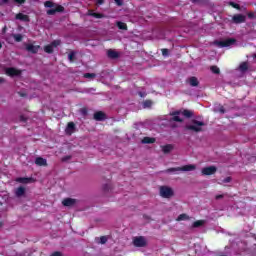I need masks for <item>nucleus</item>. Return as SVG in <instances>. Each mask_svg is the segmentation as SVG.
Segmentation results:
<instances>
[{"label":"nucleus","instance_id":"40","mask_svg":"<svg viewBox=\"0 0 256 256\" xmlns=\"http://www.w3.org/2000/svg\"><path fill=\"white\" fill-rule=\"evenodd\" d=\"M27 0H13L14 3H16L17 5H24V3H26Z\"/></svg>","mask_w":256,"mask_h":256},{"label":"nucleus","instance_id":"48","mask_svg":"<svg viewBox=\"0 0 256 256\" xmlns=\"http://www.w3.org/2000/svg\"><path fill=\"white\" fill-rule=\"evenodd\" d=\"M51 256H63V254L61 252H54Z\"/></svg>","mask_w":256,"mask_h":256},{"label":"nucleus","instance_id":"57","mask_svg":"<svg viewBox=\"0 0 256 256\" xmlns=\"http://www.w3.org/2000/svg\"><path fill=\"white\" fill-rule=\"evenodd\" d=\"M0 5H3V2H2V0H0Z\"/></svg>","mask_w":256,"mask_h":256},{"label":"nucleus","instance_id":"20","mask_svg":"<svg viewBox=\"0 0 256 256\" xmlns=\"http://www.w3.org/2000/svg\"><path fill=\"white\" fill-rule=\"evenodd\" d=\"M16 181L18 183H24V184H27V183H31L33 181V178H27V177H19L16 179Z\"/></svg>","mask_w":256,"mask_h":256},{"label":"nucleus","instance_id":"50","mask_svg":"<svg viewBox=\"0 0 256 256\" xmlns=\"http://www.w3.org/2000/svg\"><path fill=\"white\" fill-rule=\"evenodd\" d=\"M18 95H19L20 97H27V94H26V93H22V92H18Z\"/></svg>","mask_w":256,"mask_h":256},{"label":"nucleus","instance_id":"29","mask_svg":"<svg viewBox=\"0 0 256 256\" xmlns=\"http://www.w3.org/2000/svg\"><path fill=\"white\" fill-rule=\"evenodd\" d=\"M210 69H211L212 73H214L215 75H219L221 73V70L217 66H211Z\"/></svg>","mask_w":256,"mask_h":256},{"label":"nucleus","instance_id":"38","mask_svg":"<svg viewBox=\"0 0 256 256\" xmlns=\"http://www.w3.org/2000/svg\"><path fill=\"white\" fill-rule=\"evenodd\" d=\"M69 61H75V52H70L68 55Z\"/></svg>","mask_w":256,"mask_h":256},{"label":"nucleus","instance_id":"9","mask_svg":"<svg viewBox=\"0 0 256 256\" xmlns=\"http://www.w3.org/2000/svg\"><path fill=\"white\" fill-rule=\"evenodd\" d=\"M217 168L215 166H208L202 169V175H215Z\"/></svg>","mask_w":256,"mask_h":256},{"label":"nucleus","instance_id":"45","mask_svg":"<svg viewBox=\"0 0 256 256\" xmlns=\"http://www.w3.org/2000/svg\"><path fill=\"white\" fill-rule=\"evenodd\" d=\"M248 19H255V13L249 12L248 13Z\"/></svg>","mask_w":256,"mask_h":256},{"label":"nucleus","instance_id":"49","mask_svg":"<svg viewBox=\"0 0 256 256\" xmlns=\"http://www.w3.org/2000/svg\"><path fill=\"white\" fill-rule=\"evenodd\" d=\"M20 121H22L23 123H25L27 121V118H25V116H20Z\"/></svg>","mask_w":256,"mask_h":256},{"label":"nucleus","instance_id":"11","mask_svg":"<svg viewBox=\"0 0 256 256\" xmlns=\"http://www.w3.org/2000/svg\"><path fill=\"white\" fill-rule=\"evenodd\" d=\"M77 127L75 126V122H69L66 126L65 133L66 135L71 136L73 133H75V130Z\"/></svg>","mask_w":256,"mask_h":256},{"label":"nucleus","instance_id":"46","mask_svg":"<svg viewBox=\"0 0 256 256\" xmlns=\"http://www.w3.org/2000/svg\"><path fill=\"white\" fill-rule=\"evenodd\" d=\"M97 5H103L105 3V0H96Z\"/></svg>","mask_w":256,"mask_h":256},{"label":"nucleus","instance_id":"17","mask_svg":"<svg viewBox=\"0 0 256 256\" xmlns=\"http://www.w3.org/2000/svg\"><path fill=\"white\" fill-rule=\"evenodd\" d=\"M189 83H190L191 87H198L199 86V80L195 76H192V77L189 78Z\"/></svg>","mask_w":256,"mask_h":256},{"label":"nucleus","instance_id":"8","mask_svg":"<svg viewBox=\"0 0 256 256\" xmlns=\"http://www.w3.org/2000/svg\"><path fill=\"white\" fill-rule=\"evenodd\" d=\"M245 21H247V16H245L243 14H235L232 17V22H234L235 25H239L241 23H245Z\"/></svg>","mask_w":256,"mask_h":256},{"label":"nucleus","instance_id":"18","mask_svg":"<svg viewBox=\"0 0 256 256\" xmlns=\"http://www.w3.org/2000/svg\"><path fill=\"white\" fill-rule=\"evenodd\" d=\"M16 197H23L25 195V187L20 186L15 190Z\"/></svg>","mask_w":256,"mask_h":256},{"label":"nucleus","instance_id":"35","mask_svg":"<svg viewBox=\"0 0 256 256\" xmlns=\"http://www.w3.org/2000/svg\"><path fill=\"white\" fill-rule=\"evenodd\" d=\"M229 5L234 9H241V6L235 2H230Z\"/></svg>","mask_w":256,"mask_h":256},{"label":"nucleus","instance_id":"32","mask_svg":"<svg viewBox=\"0 0 256 256\" xmlns=\"http://www.w3.org/2000/svg\"><path fill=\"white\" fill-rule=\"evenodd\" d=\"M50 45L53 49H55V47H59V45H61V40H54L50 43Z\"/></svg>","mask_w":256,"mask_h":256},{"label":"nucleus","instance_id":"22","mask_svg":"<svg viewBox=\"0 0 256 256\" xmlns=\"http://www.w3.org/2000/svg\"><path fill=\"white\" fill-rule=\"evenodd\" d=\"M182 115L187 119H191L193 117V111L185 109L182 111Z\"/></svg>","mask_w":256,"mask_h":256},{"label":"nucleus","instance_id":"43","mask_svg":"<svg viewBox=\"0 0 256 256\" xmlns=\"http://www.w3.org/2000/svg\"><path fill=\"white\" fill-rule=\"evenodd\" d=\"M118 7H123V0H114Z\"/></svg>","mask_w":256,"mask_h":256},{"label":"nucleus","instance_id":"28","mask_svg":"<svg viewBox=\"0 0 256 256\" xmlns=\"http://www.w3.org/2000/svg\"><path fill=\"white\" fill-rule=\"evenodd\" d=\"M44 51H45V53H48L51 55V53H53V51H54L53 46L51 44L44 46Z\"/></svg>","mask_w":256,"mask_h":256},{"label":"nucleus","instance_id":"34","mask_svg":"<svg viewBox=\"0 0 256 256\" xmlns=\"http://www.w3.org/2000/svg\"><path fill=\"white\" fill-rule=\"evenodd\" d=\"M80 113L82 117H87L89 110H87V108H81Z\"/></svg>","mask_w":256,"mask_h":256},{"label":"nucleus","instance_id":"27","mask_svg":"<svg viewBox=\"0 0 256 256\" xmlns=\"http://www.w3.org/2000/svg\"><path fill=\"white\" fill-rule=\"evenodd\" d=\"M91 17H94L95 19H103V17H105V15H103L102 13H97V12H92L90 13Z\"/></svg>","mask_w":256,"mask_h":256},{"label":"nucleus","instance_id":"7","mask_svg":"<svg viewBox=\"0 0 256 256\" xmlns=\"http://www.w3.org/2000/svg\"><path fill=\"white\" fill-rule=\"evenodd\" d=\"M6 75H8V77H19L21 76V70L14 68V67H9L6 68L5 70Z\"/></svg>","mask_w":256,"mask_h":256},{"label":"nucleus","instance_id":"30","mask_svg":"<svg viewBox=\"0 0 256 256\" xmlns=\"http://www.w3.org/2000/svg\"><path fill=\"white\" fill-rule=\"evenodd\" d=\"M170 121H174L176 123H183V119L179 116H172V118H170Z\"/></svg>","mask_w":256,"mask_h":256},{"label":"nucleus","instance_id":"51","mask_svg":"<svg viewBox=\"0 0 256 256\" xmlns=\"http://www.w3.org/2000/svg\"><path fill=\"white\" fill-rule=\"evenodd\" d=\"M219 111H220L221 113H225V108H224L223 106H221L220 109H219Z\"/></svg>","mask_w":256,"mask_h":256},{"label":"nucleus","instance_id":"13","mask_svg":"<svg viewBox=\"0 0 256 256\" xmlns=\"http://www.w3.org/2000/svg\"><path fill=\"white\" fill-rule=\"evenodd\" d=\"M35 164L38 165V167H47V159L43 157H37L35 159Z\"/></svg>","mask_w":256,"mask_h":256},{"label":"nucleus","instance_id":"33","mask_svg":"<svg viewBox=\"0 0 256 256\" xmlns=\"http://www.w3.org/2000/svg\"><path fill=\"white\" fill-rule=\"evenodd\" d=\"M85 79H95L97 75L95 73H85L84 74Z\"/></svg>","mask_w":256,"mask_h":256},{"label":"nucleus","instance_id":"41","mask_svg":"<svg viewBox=\"0 0 256 256\" xmlns=\"http://www.w3.org/2000/svg\"><path fill=\"white\" fill-rule=\"evenodd\" d=\"M153 105V102L151 100H146L144 102V107H151Z\"/></svg>","mask_w":256,"mask_h":256},{"label":"nucleus","instance_id":"54","mask_svg":"<svg viewBox=\"0 0 256 256\" xmlns=\"http://www.w3.org/2000/svg\"><path fill=\"white\" fill-rule=\"evenodd\" d=\"M192 3H201V0H192Z\"/></svg>","mask_w":256,"mask_h":256},{"label":"nucleus","instance_id":"2","mask_svg":"<svg viewBox=\"0 0 256 256\" xmlns=\"http://www.w3.org/2000/svg\"><path fill=\"white\" fill-rule=\"evenodd\" d=\"M192 124H187L184 129L185 131H192L193 133H201L203 127H205V122L193 119Z\"/></svg>","mask_w":256,"mask_h":256},{"label":"nucleus","instance_id":"52","mask_svg":"<svg viewBox=\"0 0 256 256\" xmlns=\"http://www.w3.org/2000/svg\"><path fill=\"white\" fill-rule=\"evenodd\" d=\"M7 3H9V0H2V4H3V5H5V4H7Z\"/></svg>","mask_w":256,"mask_h":256},{"label":"nucleus","instance_id":"6","mask_svg":"<svg viewBox=\"0 0 256 256\" xmlns=\"http://www.w3.org/2000/svg\"><path fill=\"white\" fill-rule=\"evenodd\" d=\"M134 247H147V240L143 236H138L133 239Z\"/></svg>","mask_w":256,"mask_h":256},{"label":"nucleus","instance_id":"58","mask_svg":"<svg viewBox=\"0 0 256 256\" xmlns=\"http://www.w3.org/2000/svg\"><path fill=\"white\" fill-rule=\"evenodd\" d=\"M254 59H256V53L253 55Z\"/></svg>","mask_w":256,"mask_h":256},{"label":"nucleus","instance_id":"37","mask_svg":"<svg viewBox=\"0 0 256 256\" xmlns=\"http://www.w3.org/2000/svg\"><path fill=\"white\" fill-rule=\"evenodd\" d=\"M161 51H162L163 57H168V56H169V49L164 48V49H162Z\"/></svg>","mask_w":256,"mask_h":256},{"label":"nucleus","instance_id":"10","mask_svg":"<svg viewBox=\"0 0 256 256\" xmlns=\"http://www.w3.org/2000/svg\"><path fill=\"white\" fill-rule=\"evenodd\" d=\"M94 121H105L107 119V114L103 111H97L93 115Z\"/></svg>","mask_w":256,"mask_h":256},{"label":"nucleus","instance_id":"44","mask_svg":"<svg viewBox=\"0 0 256 256\" xmlns=\"http://www.w3.org/2000/svg\"><path fill=\"white\" fill-rule=\"evenodd\" d=\"M109 189H111V185L110 184H105L103 186V191H109Z\"/></svg>","mask_w":256,"mask_h":256},{"label":"nucleus","instance_id":"16","mask_svg":"<svg viewBox=\"0 0 256 256\" xmlns=\"http://www.w3.org/2000/svg\"><path fill=\"white\" fill-rule=\"evenodd\" d=\"M162 151L165 155L169 154L170 152L173 151V145L167 144V145L162 146Z\"/></svg>","mask_w":256,"mask_h":256},{"label":"nucleus","instance_id":"4","mask_svg":"<svg viewBox=\"0 0 256 256\" xmlns=\"http://www.w3.org/2000/svg\"><path fill=\"white\" fill-rule=\"evenodd\" d=\"M175 195V192L172 190L169 186H161L160 187V196L163 197V199H171Z\"/></svg>","mask_w":256,"mask_h":256},{"label":"nucleus","instance_id":"53","mask_svg":"<svg viewBox=\"0 0 256 256\" xmlns=\"http://www.w3.org/2000/svg\"><path fill=\"white\" fill-rule=\"evenodd\" d=\"M140 97H145V94L143 92H138Z\"/></svg>","mask_w":256,"mask_h":256},{"label":"nucleus","instance_id":"21","mask_svg":"<svg viewBox=\"0 0 256 256\" xmlns=\"http://www.w3.org/2000/svg\"><path fill=\"white\" fill-rule=\"evenodd\" d=\"M203 225H205V220H197L192 224V227L197 229L199 227H203Z\"/></svg>","mask_w":256,"mask_h":256},{"label":"nucleus","instance_id":"25","mask_svg":"<svg viewBox=\"0 0 256 256\" xmlns=\"http://www.w3.org/2000/svg\"><path fill=\"white\" fill-rule=\"evenodd\" d=\"M117 27L122 31H127V24L125 22H117Z\"/></svg>","mask_w":256,"mask_h":256},{"label":"nucleus","instance_id":"36","mask_svg":"<svg viewBox=\"0 0 256 256\" xmlns=\"http://www.w3.org/2000/svg\"><path fill=\"white\" fill-rule=\"evenodd\" d=\"M181 113H182L181 110H176L174 112H171L170 115H171V117H176V116L181 115Z\"/></svg>","mask_w":256,"mask_h":256},{"label":"nucleus","instance_id":"24","mask_svg":"<svg viewBox=\"0 0 256 256\" xmlns=\"http://www.w3.org/2000/svg\"><path fill=\"white\" fill-rule=\"evenodd\" d=\"M240 71L245 72L249 69V64L247 62H242L239 66Z\"/></svg>","mask_w":256,"mask_h":256},{"label":"nucleus","instance_id":"59","mask_svg":"<svg viewBox=\"0 0 256 256\" xmlns=\"http://www.w3.org/2000/svg\"><path fill=\"white\" fill-rule=\"evenodd\" d=\"M3 224L0 222V227L2 226Z\"/></svg>","mask_w":256,"mask_h":256},{"label":"nucleus","instance_id":"14","mask_svg":"<svg viewBox=\"0 0 256 256\" xmlns=\"http://www.w3.org/2000/svg\"><path fill=\"white\" fill-rule=\"evenodd\" d=\"M15 19H18V21H24L25 23H29V15L23 14V13H18L15 16Z\"/></svg>","mask_w":256,"mask_h":256},{"label":"nucleus","instance_id":"12","mask_svg":"<svg viewBox=\"0 0 256 256\" xmlns=\"http://www.w3.org/2000/svg\"><path fill=\"white\" fill-rule=\"evenodd\" d=\"M75 203H77V200L76 199H73V198H65L63 201H62V205L64 207H73V205H75Z\"/></svg>","mask_w":256,"mask_h":256},{"label":"nucleus","instance_id":"26","mask_svg":"<svg viewBox=\"0 0 256 256\" xmlns=\"http://www.w3.org/2000/svg\"><path fill=\"white\" fill-rule=\"evenodd\" d=\"M13 39L16 43H21L23 41V35L21 34H13Z\"/></svg>","mask_w":256,"mask_h":256},{"label":"nucleus","instance_id":"19","mask_svg":"<svg viewBox=\"0 0 256 256\" xmlns=\"http://www.w3.org/2000/svg\"><path fill=\"white\" fill-rule=\"evenodd\" d=\"M107 55L110 59H118L119 58V53L115 50H108Z\"/></svg>","mask_w":256,"mask_h":256},{"label":"nucleus","instance_id":"31","mask_svg":"<svg viewBox=\"0 0 256 256\" xmlns=\"http://www.w3.org/2000/svg\"><path fill=\"white\" fill-rule=\"evenodd\" d=\"M189 219V216L187 214H180L177 218V221H187Z\"/></svg>","mask_w":256,"mask_h":256},{"label":"nucleus","instance_id":"39","mask_svg":"<svg viewBox=\"0 0 256 256\" xmlns=\"http://www.w3.org/2000/svg\"><path fill=\"white\" fill-rule=\"evenodd\" d=\"M105 243H107V236H101L100 237V244L105 245Z\"/></svg>","mask_w":256,"mask_h":256},{"label":"nucleus","instance_id":"42","mask_svg":"<svg viewBox=\"0 0 256 256\" xmlns=\"http://www.w3.org/2000/svg\"><path fill=\"white\" fill-rule=\"evenodd\" d=\"M231 181H232L231 176H228L224 180H222V183H231Z\"/></svg>","mask_w":256,"mask_h":256},{"label":"nucleus","instance_id":"5","mask_svg":"<svg viewBox=\"0 0 256 256\" xmlns=\"http://www.w3.org/2000/svg\"><path fill=\"white\" fill-rule=\"evenodd\" d=\"M234 43H237V40L234 38H228L226 40H222V41H215V45H217L218 47H231V45H234Z\"/></svg>","mask_w":256,"mask_h":256},{"label":"nucleus","instance_id":"55","mask_svg":"<svg viewBox=\"0 0 256 256\" xmlns=\"http://www.w3.org/2000/svg\"><path fill=\"white\" fill-rule=\"evenodd\" d=\"M1 83H5V80H4V78H2V77H0V84Z\"/></svg>","mask_w":256,"mask_h":256},{"label":"nucleus","instance_id":"23","mask_svg":"<svg viewBox=\"0 0 256 256\" xmlns=\"http://www.w3.org/2000/svg\"><path fill=\"white\" fill-rule=\"evenodd\" d=\"M142 143L147 144V145H151V143H155V138L144 137L142 139Z\"/></svg>","mask_w":256,"mask_h":256},{"label":"nucleus","instance_id":"47","mask_svg":"<svg viewBox=\"0 0 256 256\" xmlns=\"http://www.w3.org/2000/svg\"><path fill=\"white\" fill-rule=\"evenodd\" d=\"M223 194H218V195H216V197H215V199L216 200H219V199H223Z\"/></svg>","mask_w":256,"mask_h":256},{"label":"nucleus","instance_id":"15","mask_svg":"<svg viewBox=\"0 0 256 256\" xmlns=\"http://www.w3.org/2000/svg\"><path fill=\"white\" fill-rule=\"evenodd\" d=\"M26 51H28V53H39V46H35L33 44H27L26 45Z\"/></svg>","mask_w":256,"mask_h":256},{"label":"nucleus","instance_id":"56","mask_svg":"<svg viewBox=\"0 0 256 256\" xmlns=\"http://www.w3.org/2000/svg\"><path fill=\"white\" fill-rule=\"evenodd\" d=\"M2 47H3V44L0 42V49H2Z\"/></svg>","mask_w":256,"mask_h":256},{"label":"nucleus","instance_id":"3","mask_svg":"<svg viewBox=\"0 0 256 256\" xmlns=\"http://www.w3.org/2000/svg\"><path fill=\"white\" fill-rule=\"evenodd\" d=\"M195 169H197L195 165L189 164L182 167L168 168L164 171V173H175L177 171H195Z\"/></svg>","mask_w":256,"mask_h":256},{"label":"nucleus","instance_id":"1","mask_svg":"<svg viewBox=\"0 0 256 256\" xmlns=\"http://www.w3.org/2000/svg\"><path fill=\"white\" fill-rule=\"evenodd\" d=\"M44 7L49 8L46 13L47 15H55L56 13H64L65 7L62 5L56 4L53 1H46Z\"/></svg>","mask_w":256,"mask_h":256}]
</instances>
